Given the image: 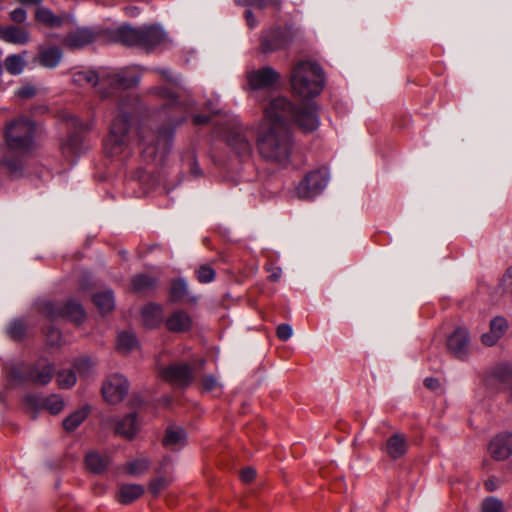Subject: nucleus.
Masks as SVG:
<instances>
[{
    "label": "nucleus",
    "mask_w": 512,
    "mask_h": 512,
    "mask_svg": "<svg viewBox=\"0 0 512 512\" xmlns=\"http://www.w3.org/2000/svg\"><path fill=\"white\" fill-rule=\"evenodd\" d=\"M128 380L122 374H115L110 380L108 384H127Z\"/></svg>",
    "instance_id": "obj_59"
},
{
    "label": "nucleus",
    "mask_w": 512,
    "mask_h": 512,
    "mask_svg": "<svg viewBox=\"0 0 512 512\" xmlns=\"http://www.w3.org/2000/svg\"><path fill=\"white\" fill-rule=\"evenodd\" d=\"M140 78L139 74L132 73L128 69L103 71L99 75L92 70L78 71L73 74V82L76 85L91 84L96 86L100 84L98 93L101 98H108L112 94L106 89V86L113 90H126L137 85Z\"/></svg>",
    "instance_id": "obj_3"
},
{
    "label": "nucleus",
    "mask_w": 512,
    "mask_h": 512,
    "mask_svg": "<svg viewBox=\"0 0 512 512\" xmlns=\"http://www.w3.org/2000/svg\"><path fill=\"white\" fill-rule=\"evenodd\" d=\"M163 314L160 306L149 304L142 310L143 323L148 328H154L162 321Z\"/></svg>",
    "instance_id": "obj_27"
},
{
    "label": "nucleus",
    "mask_w": 512,
    "mask_h": 512,
    "mask_svg": "<svg viewBox=\"0 0 512 512\" xmlns=\"http://www.w3.org/2000/svg\"><path fill=\"white\" fill-rule=\"evenodd\" d=\"M10 19L18 24L24 23L27 19V12L23 8H16L10 12Z\"/></svg>",
    "instance_id": "obj_51"
},
{
    "label": "nucleus",
    "mask_w": 512,
    "mask_h": 512,
    "mask_svg": "<svg viewBox=\"0 0 512 512\" xmlns=\"http://www.w3.org/2000/svg\"><path fill=\"white\" fill-rule=\"evenodd\" d=\"M144 493V488L138 484L122 485L119 490L118 500L122 504H129Z\"/></svg>",
    "instance_id": "obj_30"
},
{
    "label": "nucleus",
    "mask_w": 512,
    "mask_h": 512,
    "mask_svg": "<svg viewBox=\"0 0 512 512\" xmlns=\"http://www.w3.org/2000/svg\"><path fill=\"white\" fill-rule=\"evenodd\" d=\"M424 384H425V385L433 384V380H432V379H430V378H427V379H425Z\"/></svg>",
    "instance_id": "obj_64"
},
{
    "label": "nucleus",
    "mask_w": 512,
    "mask_h": 512,
    "mask_svg": "<svg viewBox=\"0 0 512 512\" xmlns=\"http://www.w3.org/2000/svg\"><path fill=\"white\" fill-rule=\"evenodd\" d=\"M26 57L27 51L20 54H10L5 58L3 66L9 74L20 75L26 67Z\"/></svg>",
    "instance_id": "obj_25"
},
{
    "label": "nucleus",
    "mask_w": 512,
    "mask_h": 512,
    "mask_svg": "<svg viewBox=\"0 0 512 512\" xmlns=\"http://www.w3.org/2000/svg\"><path fill=\"white\" fill-rule=\"evenodd\" d=\"M141 47L150 49L166 39L164 30L158 25L140 27Z\"/></svg>",
    "instance_id": "obj_18"
},
{
    "label": "nucleus",
    "mask_w": 512,
    "mask_h": 512,
    "mask_svg": "<svg viewBox=\"0 0 512 512\" xmlns=\"http://www.w3.org/2000/svg\"><path fill=\"white\" fill-rule=\"evenodd\" d=\"M154 91H155V93L159 94L163 98L167 99L169 104H177L178 103L175 96L172 93H170L167 89L155 88Z\"/></svg>",
    "instance_id": "obj_55"
},
{
    "label": "nucleus",
    "mask_w": 512,
    "mask_h": 512,
    "mask_svg": "<svg viewBox=\"0 0 512 512\" xmlns=\"http://www.w3.org/2000/svg\"><path fill=\"white\" fill-rule=\"evenodd\" d=\"M34 126L26 118L12 122L6 130V142L12 150H28L33 144Z\"/></svg>",
    "instance_id": "obj_6"
},
{
    "label": "nucleus",
    "mask_w": 512,
    "mask_h": 512,
    "mask_svg": "<svg viewBox=\"0 0 512 512\" xmlns=\"http://www.w3.org/2000/svg\"><path fill=\"white\" fill-rule=\"evenodd\" d=\"M114 39L126 46L141 47L140 28L123 25L115 30Z\"/></svg>",
    "instance_id": "obj_20"
},
{
    "label": "nucleus",
    "mask_w": 512,
    "mask_h": 512,
    "mask_svg": "<svg viewBox=\"0 0 512 512\" xmlns=\"http://www.w3.org/2000/svg\"><path fill=\"white\" fill-rule=\"evenodd\" d=\"M137 110V99L129 94L122 95L117 103L115 115L111 121L109 134L104 142L105 153L109 157H118L128 152L131 119Z\"/></svg>",
    "instance_id": "obj_2"
},
{
    "label": "nucleus",
    "mask_w": 512,
    "mask_h": 512,
    "mask_svg": "<svg viewBox=\"0 0 512 512\" xmlns=\"http://www.w3.org/2000/svg\"><path fill=\"white\" fill-rule=\"evenodd\" d=\"M328 181L329 172L326 168L311 171L296 187V195L300 199H312L325 189Z\"/></svg>",
    "instance_id": "obj_9"
},
{
    "label": "nucleus",
    "mask_w": 512,
    "mask_h": 512,
    "mask_svg": "<svg viewBox=\"0 0 512 512\" xmlns=\"http://www.w3.org/2000/svg\"><path fill=\"white\" fill-rule=\"evenodd\" d=\"M290 87L294 95L310 99L321 93L324 87V73L318 63L301 60L295 63L290 72Z\"/></svg>",
    "instance_id": "obj_4"
},
{
    "label": "nucleus",
    "mask_w": 512,
    "mask_h": 512,
    "mask_svg": "<svg viewBox=\"0 0 512 512\" xmlns=\"http://www.w3.org/2000/svg\"><path fill=\"white\" fill-rule=\"evenodd\" d=\"M7 373L11 381L48 384L53 378L54 368L44 360L34 364L15 361L10 363Z\"/></svg>",
    "instance_id": "obj_5"
},
{
    "label": "nucleus",
    "mask_w": 512,
    "mask_h": 512,
    "mask_svg": "<svg viewBox=\"0 0 512 512\" xmlns=\"http://www.w3.org/2000/svg\"><path fill=\"white\" fill-rule=\"evenodd\" d=\"M30 38V33L25 27L9 25L1 31V39L14 45H25L29 43Z\"/></svg>",
    "instance_id": "obj_19"
},
{
    "label": "nucleus",
    "mask_w": 512,
    "mask_h": 512,
    "mask_svg": "<svg viewBox=\"0 0 512 512\" xmlns=\"http://www.w3.org/2000/svg\"><path fill=\"white\" fill-rule=\"evenodd\" d=\"M128 13L131 14L132 16H135V15L138 14V9L135 8V7L134 8H130Z\"/></svg>",
    "instance_id": "obj_63"
},
{
    "label": "nucleus",
    "mask_w": 512,
    "mask_h": 512,
    "mask_svg": "<svg viewBox=\"0 0 512 512\" xmlns=\"http://www.w3.org/2000/svg\"><path fill=\"white\" fill-rule=\"evenodd\" d=\"M110 460L97 452H90L86 455L85 463L87 468L93 473H102L105 471Z\"/></svg>",
    "instance_id": "obj_32"
},
{
    "label": "nucleus",
    "mask_w": 512,
    "mask_h": 512,
    "mask_svg": "<svg viewBox=\"0 0 512 512\" xmlns=\"http://www.w3.org/2000/svg\"><path fill=\"white\" fill-rule=\"evenodd\" d=\"M482 512H504L503 502L495 497H488L482 501Z\"/></svg>",
    "instance_id": "obj_38"
},
{
    "label": "nucleus",
    "mask_w": 512,
    "mask_h": 512,
    "mask_svg": "<svg viewBox=\"0 0 512 512\" xmlns=\"http://www.w3.org/2000/svg\"><path fill=\"white\" fill-rule=\"evenodd\" d=\"M171 131L161 130L157 136L149 134L148 136L139 133V145L142 149V155L147 161H156L162 159L170 148Z\"/></svg>",
    "instance_id": "obj_7"
},
{
    "label": "nucleus",
    "mask_w": 512,
    "mask_h": 512,
    "mask_svg": "<svg viewBox=\"0 0 512 512\" xmlns=\"http://www.w3.org/2000/svg\"><path fill=\"white\" fill-rule=\"evenodd\" d=\"M227 127L226 142L234 153L241 158H248L252 155L253 144L251 141L252 133L238 126L235 119L229 120Z\"/></svg>",
    "instance_id": "obj_8"
},
{
    "label": "nucleus",
    "mask_w": 512,
    "mask_h": 512,
    "mask_svg": "<svg viewBox=\"0 0 512 512\" xmlns=\"http://www.w3.org/2000/svg\"><path fill=\"white\" fill-rule=\"evenodd\" d=\"M37 21L49 27H58L61 25L62 20L57 15L53 14L51 10L45 7H38L35 13Z\"/></svg>",
    "instance_id": "obj_35"
},
{
    "label": "nucleus",
    "mask_w": 512,
    "mask_h": 512,
    "mask_svg": "<svg viewBox=\"0 0 512 512\" xmlns=\"http://www.w3.org/2000/svg\"><path fill=\"white\" fill-rule=\"evenodd\" d=\"M148 468L146 459H137L127 463L126 469L129 474L137 475L143 473Z\"/></svg>",
    "instance_id": "obj_42"
},
{
    "label": "nucleus",
    "mask_w": 512,
    "mask_h": 512,
    "mask_svg": "<svg viewBox=\"0 0 512 512\" xmlns=\"http://www.w3.org/2000/svg\"><path fill=\"white\" fill-rule=\"evenodd\" d=\"M449 351L459 359H465L470 350V337L465 328L459 327L447 339Z\"/></svg>",
    "instance_id": "obj_13"
},
{
    "label": "nucleus",
    "mask_w": 512,
    "mask_h": 512,
    "mask_svg": "<svg viewBox=\"0 0 512 512\" xmlns=\"http://www.w3.org/2000/svg\"><path fill=\"white\" fill-rule=\"evenodd\" d=\"M7 332L12 338H20L25 332L24 322L21 320L12 321L7 328Z\"/></svg>",
    "instance_id": "obj_44"
},
{
    "label": "nucleus",
    "mask_w": 512,
    "mask_h": 512,
    "mask_svg": "<svg viewBox=\"0 0 512 512\" xmlns=\"http://www.w3.org/2000/svg\"><path fill=\"white\" fill-rule=\"evenodd\" d=\"M289 43L286 31L275 29L265 33L261 38V50L271 53L284 48Z\"/></svg>",
    "instance_id": "obj_17"
},
{
    "label": "nucleus",
    "mask_w": 512,
    "mask_h": 512,
    "mask_svg": "<svg viewBox=\"0 0 512 512\" xmlns=\"http://www.w3.org/2000/svg\"><path fill=\"white\" fill-rule=\"evenodd\" d=\"M245 18L250 28H254L257 25V21L255 20L251 10L247 9L245 11Z\"/></svg>",
    "instance_id": "obj_60"
},
{
    "label": "nucleus",
    "mask_w": 512,
    "mask_h": 512,
    "mask_svg": "<svg viewBox=\"0 0 512 512\" xmlns=\"http://www.w3.org/2000/svg\"><path fill=\"white\" fill-rule=\"evenodd\" d=\"M170 293L173 300H181L187 293L186 283L183 280L173 282Z\"/></svg>",
    "instance_id": "obj_43"
},
{
    "label": "nucleus",
    "mask_w": 512,
    "mask_h": 512,
    "mask_svg": "<svg viewBox=\"0 0 512 512\" xmlns=\"http://www.w3.org/2000/svg\"><path fill=\"white\" fill-rule=\"evenodd\" d=\"M193 120L195 124H205L208 122V118L204 115H195Z\"/></svg>",
    "instance_id": "obj_61"
},
{
    "label": "nucleus",
    "mask_w": 512,
    "mask_h": 512,
    "mask_svg": "<svg viewBox=\"0 0 512 512\" xmlns=\"http://www.w3.org/2000/svg\"><path fill=\"white\" fill-rule=\"evenodd\" d=\"M138 341L132 332H121L117 339V348L122 352H129L136 348Z\"/></svg>",
    "instance_id": "obj_36"
},
{
    "label": "nucleus",
    "mask_w": 512,
    "mask_h": 512,
    "mask_svg": "<svg viewBox=\"0 0 512 512\" xmlns=\"http://www.w3.org/2000/svg\"><path fill=\"white\" fill-rule=\"evenodd\" d=\"M490 380L507 382L512 381V364L500 363L489 370Z\"/></svg>",
    "instance_id": "obj_33"
},
{
    "label": "nucleus",
    "mask_w": 512,
    "mask_h": 512,
    "mask_svg": "<svg viewBox=\"0 0 512 512\" xmlns=\"http://www.w3.org/2000/svg\"><path fill=\"white\" fill-rule=\"evenodd\" d=\"M248 84L251 89H269L272 88L280 79V74L272 67H264L253 70L247 75Z\"/></svg>",
    "instance_id": "obj_12"
},
{
    "label": "nucleus",
    "mask_w": 512,
    "mask_h": 512,
    "mask_svg": "<svg viewBox=\"0 0 512 512\" xmlns=\"http://www.w3.org/2000/svg\"><path fill=\"white\" fill-rule=\"evenodd\" d=\"M47 340L50 345H59L61 341V334L58 329L51 327L47 332Z\"/></svg>",
    "instance_id": "obj_53"
},
{
    "label": "nucleus",
    "mask_w": 512,
    "mask_h": 512,
    "mask_svg": "<svg viewBox=\"0 0 512 512\" xmlns=\"http://www.w3.org/2000/svg\"><path fill=\"white\" fill-rule=\"evenodd\" d=\"M25 404L26 407L33 413H36L40 410H47L51 414L60 413L65 406L63 398L57 394H51L46 397L36 394H29L25 398Z\"/></svg>",
    "instance_id": "obj_10"
},
{
    "label": "nucleus",
    "mask_w": 512,
    "mask_h": 512,
    "mask_svg": "<svg viewBox=\"0 0 512 512\" xmlns=\"http://www.w3.org/2000/svg\"><path fill=\"white\" fill-rule=\"evenodd\" d=\"M78 381V377L74 369L65 368L58 372L57 382L58 384H75Z\"/></svg>",
    "instance_id": "obj_41"
},
{
    "label": "nucleus",
    "mask_w": 512,
    "mask_h": 512,
    "mask_svg": "<svg viewBox=\"0 0 512 512\" xmlns=\"http://www.w3.org/2000/svg\"><path fill=\"white\" fill-rule=\"evenodd\" d=\"M191 323L190 316L181 310L175 311L166 320V326L172 332H184L190 328Z\"/></svg>",
    "instance_id": "obj_24"
},
{
    "label": "nucleus",
    "mask_w": 512,
    "mask_h": 512,
    "mask_svg": "<svg viewBox=\"0 0 512 512\" xmlns=\"http://www.w3.org/2000/svg\"><path fill=\"white\" fill-rule=\"evenodd\" d=\"M488 451L490 456L497 461L507 459L512 454V434L502 432L494 436L489 443Z\"/></svg>",
    "instance_id": "obj_14"
},
{
    "label": "nucleus",
    "mask_w": 512,
    "mask_h": 512,
    "mask_svg": "<svg viewBox=\"0 0 512 512\" xmlns=\"http://www.w3.org/2000/svg\"><path fill=\"white\" fill-rule=\"evenodd\" d=\"M154 284L155 280L144 274L136 275L132 280L133 288L137 291L151 288Z\"/></svg>",
    "instance_id": "obj_39"
},
{
    "label": "nucleus",
    "mask_w": 512,
    "mask_h": 512,
    "mask_svg": "<svg viewBox=\"0 0 512 512\" xmlns=\"http://www.w3.org/2000/svg\"><path fill=\"white\" fill-rule=\"evenodd\" d=\"M62 59V51L56 46L40 47L37 60L45 68H55Z\"/></svg>",
    "instance_id": "obj_22"
},
{
    "label": "nucleus",
    "mask_w": 512,
    "mask_h": 512,
    "mask_svg": "<svg viewBox=\"0 0 512 512\" xmlns=\"http://www.w3.org/2000/svg\"><path fill=\"white\" fill-rule=\"evenodd\" d=\"M267 271L270 273L269 279L273 282L278 281L281 278L282 275V269L278 266H271L267 268Z\"/></svg>",
    "instance_id": "obj_57"
},
{
    "label": "nucleus",
    "mask_w": 512,
    "mask_h": 512,
    "mask_svg": "<svg viewBox=\"0 0 512 512\" xmlns=\"http://www.w3.org/2000/svg\"><path fill=\"white\" fill-rule=\"evenodd\" d=\"M407 451V441L403 434L395 433L386 441L385 452L393 459L402 457Z\"/></svg>",
    "instance_id": "obj_21"
},
{
    "label": "nucleus",
    "mask_w": 512,
    "mask_h": 512,
    "mask_svg": "<svg viewBox=\"0 0 512 512\" xmlns=\"http://www.w3.org/2000/svg\"><path fill=\"white\" fill-rule=\"evenodd\" d=\"M81 142L82 139L79 135L75 134L70 136L63 147L64 152L70 154H80L82 152Z\"/></svg>",
    "instance_id": "obj_40"
},
{
    "label": "nucleus",
    "mask_w": 512,
    "mask_h": 512,
    "mask_svg": "<svg viewBox=\"0 0 512 512\" xmlns=\"http://www.w3.org/2000/svg\"><path fill=\"white\" fill-rule=\"evenodd\" d=\"M4 166L12 175H19L22 171V163L18 159L5 158L3 161Z\"/></svg>",
    "instance_id": "obj_47"
},
{
    "label": "nucleus",
    "mask_w": 512,
    "mask_h": 512,
    "mask_svg": "<svg viewBox=\"0 0 512 512\" xmlns=\"http://www.w3.org/2000/svg\"><path fill=\"white\" fill-rule=\"evenodd\" d=\"M74 371L78 374L79 381H85L93 372L94 362L87 356H81L74 361Z\"/></svg>",
    "instance_id": "obj_34"
},
{
    "label": "nucleus",
    "mask_w": 512,
    "mask_h": 512,
    "mask_svg": "<svg viewBox=\"0 0 512 512\" xmlns=\"http://www.w3.org/2000/svg\"><path fill=\"white\" fill-rule=\"evenodd\" d=\"M152 71L159 74L166 81H168L176 86L184 87L181 77L179 75H177L176 73H174L168 67H157V68H153Z\"/></svg>",
    "instance_id": "obj_37"
},
{
    "label": "nucleus",
    "mask_w": 512,
    "mask_h": 512,
    "mask_svg": "<svg viewBox=\"0 0 512 512\" xmlns=\"http://www.w3.org/2000/svg\"><path fill=\"white\" fill-rule=\"evenodd\" d=\"M19 1L26 5H28V4L39 5L42 2V0H19Z\"/></svg>",
    "instance_id": "obj_62"
},
{
    "label": "nucleus",
    "mask_w": 512,
    "mask_h": 512,
    "mask_svg": "<svg viewBox=\"0 0 512 512\" xmlns=\"http://www.w3.org/2000/svg\"><path fill=\"white\" fill-rule=\"evenodd\" d=\"M237 4L243 6H252L262 9L267 5V0H235Z\"/></svg>",
    "instance_id": "obj_54"
},
{
    "label": "nucleus",
    "mask_w": 512,
    "mask_h": 512,
    "mask_svg": "<svg viewBox=\"0 0 512 512\" xmlns=\"http://www.w3.org/2000/svg\"><path fill=\"white\" fill-rule=\"evenodd\" d=\"M501 337L494 333L492 330H490L487 333H484L481 337L482 343L486 346H493L495 345Z\"/></svg>",
    "instance_id": "obj_52"
},
{
    "label": "nucleus",
    "mask_w": 512,
    "mask_h": 512,
    "mask_svg": "<svg viewBox=\"0 0 512 512\" xmlns=\"http://www.w3.org/2000/svg\"><path fill=\"white\" fill-rule=\"evenodd\" d=\"M168 485V482L165 478H157L153 480L149 485V490L152 494L157 495L159 494L166 486Z\"/></svg>",
    "instance_id": "obj_49"
},
{
    "label": "nucleus",
    "mask_w": 512,
    "mask_h": 512,
    "mask_svg": "<svg viewBox=\"0 0 512 512\" xmlns=\"http://www.w3.org/2000/svg\"><path fill=\"white\" fill-rule=\"evenodd\" d=\"M294 121L304 132H312L319 126L314 102L296 108L287 97L272 98L264 109V121L257 136V148L265 159L284 164L292 150V138L288 121Z\"/></svg>",
    "instance_id": "obj_1"
},
{
    "label": "nucleus",
    "mask_w": 512,
    "mask_h": 512,
    "mask_svg": "<svg viewBox=\"0 0 512 512\" xmlns=\"http://www.w3.org/2000/svg\"><path fill=\"white\" fill-rule=\"evenodd\" d=\"M162 377L168 382L188 383L194 381L193 370L187 363H175L165 367L162 372Z\"/></svg>",
    "instance_id": "obj_15"
},
{
    "label": "nucleus",
    "mask_w": 512,
    "mask_h": 512,
    "mask_svg": "<svg viewBox=\"0 0 512 512\" xmlns=\"http://www.w3.org/2000/svg\"><path fill=\"white\" fill-rule=\"evenodd\" d=\"M196 273L198 280L202 283L211 282L215 276L214 270L209 266H201Z\"/></svg>",
    "instance_id": "obj_46"
},
{
    "label": "nucleus",
    "mask_w": 512,
    "mask_h": 512,
    "mask_svg": "<svg viewBox=\"0 0 512 512\" xmlns=\"http://www.w3.org/2000/svg\"><path fill=\"white\" fill-rule=\"evenodd\" d=\"M103 399L106 403L114 405L120 403L128 393L127 386H102Z\"/></svg>",
    "instance_id": "obj_28"
},
{
    "label": "nucleus",
    "mask_w": 512,
    "mask_h": 512,
    "mask_svg": "<svg viewBox=\"0 0 512 512\" xmlns=\"http://www.w3.org/2000/svg\"><path fill=\"white\" fill-rule=\"evenodd\" d=\"M276 334H277V337L281 340V341H287L288 339H290L293 335V329H292V326L290 324H286V323H283V324H280L278 327H277V331H276Z\"/></svg>",
    "instance_id": "obj_48"
},
{
    "label": "nucleus",
    "mask_w": 512,
    "mask_h": 512,
    "mask_svg": "<svg viewBox=\"0 0 512 512\" xmlns=\"http://www.w3.org/2000/svg\"><path fill=\"white\" fill-rule=\"evenodd\" d=\"M35 94H36V89L34 86H32L30 84L22 86L16 92V95L22 99H30V98L34 97Z\"/></svg>",
    "instance_id": "obj_50"
},
{
    "label": "nucleus",
    "mask_w": 512,
    "mask_h": 512,
    "mask_svg": "<svg viewBox=\"0 0 512 512\" xmlns=\"http://www.w3.org/2000/svg\"><path fill=\"white\" fill-rule=\"evenodd\" d=\"M138 431L136 422V415L129 414L121 419L116 425V433L124 436L127 439H132Z\"/></svg>",
    "instance_id": "obj_26"
},
{
    "label": "nucleus",
    "mask_w": 512,
    "mask_h": 512,
    "mask_svg": "<svg viewBox=\"0 0 512 512\" xmlns=\"http://www.w3.org/2000/svg\"><path fill=\"white\" fill-rule=\"evenodd\" d=\"M97 36V32L91 28H79L65 37L64 45L70 49H80L94 42Z\"/></svg>",
    "instance_id": "obj_16"
},
{
    "label": "nucleus",
    "mask_w": 512,
    "mask_h": 512,
    "mask_svg": "<svg viewBox=\"0 0 512 512\" xmlns=\"http://www.w3.org/2000/svg\"><path fill=\"white\" fill-rule=\"evenodd\" d=\"M162 443L167 448H179L186 443V433L183 428L177 426H170L166 430V434Z\"/></svg>",
    "instance_id": "obj_23"
},
{
    "label": "nucleus",
    "mask_w": 512,
    "mask_h": 512,
    "mask_svg": "<svg viewBox=\"0 0 512 512\" xmlns=\"http://www.w3.org/2000/svg\"><path fill=\"white\" fill-rule=\"evenodd\" d=\"M93 302L102 314L109 313L114 309L115 301L112 290H104L93 296Z\"/></svg>",
    "instance_id": "obj_29"
},
{
    "label": "nucleus",
    "mask_w": 512,
    "mask_h": 512,
    "mask_svg": "<svg viewBox=\"0 0 512 512\" xmlns=\"http://www.w3.org/2000/svg\"><path fill=\"white\" fill-rule=\"evenodd\" d=\"M256 472L253 468H245L241 472V480L245 483L251 482L255 478Z\"/></svg>",
    "instance_id": "obj_56"
},
{
    "label": "nucleus",
    "mask_w": 512,
    "mask_h": 512,
    "mask_svg": "<svg viewBox=\"0 0 512 512\" xmlns=\"http://www.w3.org/2000/svg\"><path fill=\"white\" fill-rule=\"evenodd\" d=\"M44 311L51 318L66 317L76 324L81 323V321L85 318V312L82 306L73 300L68 301L63 306L50 302L46 303L44 306Z\"/></svg>",
    "instance_id": "obj_11"
},
{
    "label": "nucleus",
    "mask_w": 512,
    "mask_h": 512,
    "mask_svg": "<svg viewBox=\"0 0 512 512\" xmlns=\"http://www.w3.org/2000/svg\"><path fill=\"white\" fill-rule=\"evenodd\" d=\"M508 327L506 319L502 317H496L490 322V330L498 334L500 337L503 336L504 332Z\"/></svg>",
    "instance_id": "obj_45"
},
{
    "label": "nucleus",
    "mask_w": 512,
    "mask_h": 512,
    "mask_svg": "<svg viewBox=\"0 0 512 512\" xmlns=\"http://www.w3.org/2000/svg\"><path fill=\"white\" fill-rule=\"evenodd\" d=\"M90 412V407L88 405L82 407L81 409L73 412L68 417H66L63 421V427L67 432H72L77 429L80 424L87 418Z\"/></svg>",
    "instance_id": "obj_31"
},
{
    "label": "nucleus",
    "mask_w": 512,
    "mask_h": 512,
    "mask_svg": "<svg viewBox=\"0 0 512 512\" xmlns=\"http://www.w3.org/2000/svg\"><path fill=\"white\" fill-rule=\"evenodd\" d=\"M505 285L510 289L512 295V266L509 267L503 277Z\"/></svg>",
    "instance_id": "obj_58"
}]
</instances>
